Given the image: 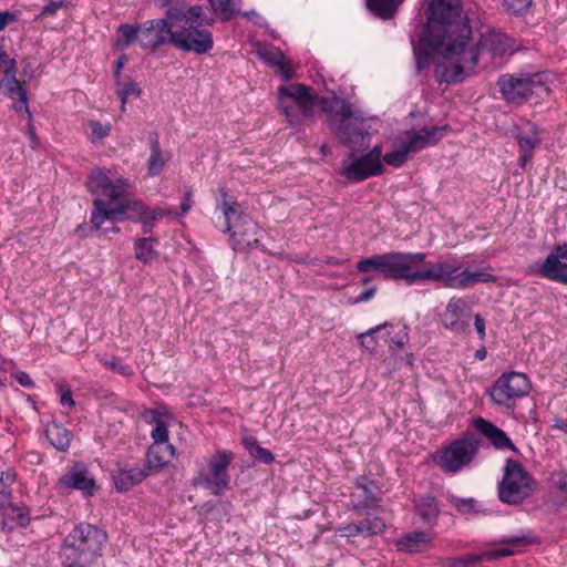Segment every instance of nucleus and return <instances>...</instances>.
I'll list each match as a JSON object with an SVG mask.
<instances>
[{
  "instance_id": "obj_15",
  "label": "nucleus",
  "mask_w": 567,
  "mask_h": 567,
  "mask_svg": "<svg viewBox=\"0 0 567 567\" xmlns=\"http://www.w3.org/2000/svg\"><path fill=\"white\" fill-rule=\"evenodd\" d=\"M530 391V382L524 373L511 372L501 375L492 391V400L498 405H507L512 400L523 398Z\"/></svg>"
},
{
  "instance_id": "obj_12",
  "label": "nucleus",
  "mask_w": 567,
  "mask_h": 567,
  "mask_svg": "<svg viewBox=\"0 0 567 567\" xmlns=\"http://www.w3.org/2000/svg\"><path fill=\"white\" fill-rule=\"evenodd\" d=\"M477 450V442L472 437L456 440L443 447L434 461L444 473H457L473 462Z\"/></svg>"
},
{
  "instance_id": "obj_5",
  "label": "nucleus",
  "mask_w": 567,
  "mask_h": 567,
  "mask_svg": "<svg viewBox=\"0 0 567 567\" xmlns=\"http://www.w3.org/2000/svg\"><path fill=\"white\" fill-rule=\"evenodd\" d=\"M336 105L331 115V126L338 138L353 151L367 148L370 143V126L365 120L343 101H337Z\"/></svg>"
},
{
  "instance_id": "obj_1",
  "label": "nucleus",
  "mask_w": 567,
  "mask_h": 567,
  "mask_svg": "<svg viewBox=\"0 0 567 567\" xmlns=\"http://www.w3.org/2000/svg\"><path fill=\"white\" fill-rule=\"evenodd\" d=\"M471 34L461 0H431L422 41L435 54V75L441 82L458 83L470 76L481 51L493 58L514 51L513 41L503 33L486 32L476 45L471 44Z\"/></svg>"
},
{
  "instance_id": "obj_8",
  "label": "nucleus",
  "mask_w": 567,
  "mask_h": 567,
  "mask_svg": "<svg viewBox=\"0 0 567 567\" xmlns=\"http://www.w3.org/2000/svg\"><path fill=\"white\" fill-rule=\"evenodd\" d=\"M217 208L221 212L224 221L220 225L223 231L228 233L233 241L234 249L243 244L250 245L249 240H245V236L249 233L256 234L257 226L249 216L244 215L236 202H229L227 194L221 192V200Z\"/></svg>"
},
{
  "instance_id": "obj_14",
  "label": "nucleus",
  "mask_w": 567,
  "mask_h": 567,
  "mask_svg": "<svg viewBox=\"0 0 567 567\" xmlns=\"http://www.w3.org/2000/svg\"><path fill=\"white\" fill-rule=\"evenodd\" d=\"M421 282L436 281L444 287L460 289L464 275V265L456 256L441 258L437 262H423Z\"/></svg>"
},
{
  "instance_id": "obj_7",
  "label": "nucleus",
  "mask_w": 567,
  "mask_h": 567,
  "mask_svg": "<svg viewBox=\"0 0 567 567\" xmlns=\"http://www.w3.org/2000/svg\"><path fill=\"white\" fill-rule=\"evenodd\" d=\"M234 461V453L218 450L207 460V471H200L194 480V485L204 487L210 494L223 495L230 488L228 468Z\"/></svg>"
},
{
  "instance_id": "obj_2",
  "label": "nucleus",
  "mask_w": 567,
  "mask_h": 567,
  "mask_svg": "<svg viewBox=\"0 0 567 567\" xmlns=\"http://www.w3.org/2000/svg\"><path fill=\"white\" fill-rule=\"evenodd\" d=\"M131 187L128 179L111 169L94 168L91 172L87 188L97 196L91 214L94 229H100L105 220L133 219L143 225L144 233H151L155 223L173 214L168 208H151L141 199L127 198L126 193Z\"/></svg>"
},
{
  "instance_id": "obj_41",
  "label": "nucleus",
  "mask_w": 567,
  "mask_h": 567,
  "mask_svg": "<svg viewBox=\"0 0 567 567\" xmlns=\"http://www.w3.org/2000/svg\"><path fill=\"white\" fill-rule=\"evenodd\" d=\"M409 155L406 150L396 141L394 150L384 155V162L388 165L400 167L408 161Z\"/></svg>"
},
{
  "instance_id": "obj_19",
  "label": "nucleus",
  "mask_w": 567,
  "mask_h": 567,
  "mask_svg": "<svg viewBox=\"0 0 567 567\" xmlns=\"http://www.w3.org/2000/svg\"><path fill=\"white\" fill-rule=\"evenodd\" d=\"M60 484L68 488L81 491L84 495H92L95 487L94 477L83 463H76L60 478Z\"/></svg>"
},
{
  "instance_id": "obj_36",
  "label": "nucleus",
  "mask_w": 567,
  "mask_h": 567,
  "mask_svg": "<svg viewBox=\"0 0 567 567\" xmlns=\"http://www.w3.org/2000/svg\"><path fill=\"white\" fill-rule=\"evenodd\" d=\"M416 511L425 522H432L439 515V508L434 497L424 496L416 503Z\"/></svg>"
},
{
  "instance_id": "obj_16",
  "label": "nucleus",
  "mask_w": 567,
  "mask_h": 567,
  "mask_svg": "<svg viewBox=\"0 0 567 567\" xmlns=\"http://www.w3.org/2000/svg\"><path fill=\"white\" fill-rule=\"evenodd\" d=\"M449 128L444 126H433L420 131H406L400 135L398 142L406 150L409 154L416 153L430 145L436 144Z\"/></svg>"
},
{
  "instance_id": "obj_3",
  "label": "nucleus",
  "mask_w": 567,
  "mask_h": 567,
  "mask_svg": "<svg viewBox=\"0 0 567 567\" xmlns=\"http://www.w3.org/2000/svg\"><path fill=\"white\" fill-rule=\"evenodd\" d=\"M204 8L199 4L183 11L177 7H169L167 19L173 23L171 42L178 50L205 54L214 47L213 34L208 29L200 28Z\"/></svg>"
},
{
  "instance_id": "obj_4",
  "label": "nucleus",
  "mask_w": 567,
  "mask_h": 567,
  "mask_svg": "<svg viewBox=\"0 0 567 567\" xmlns=\"http://www.w3.org/2000/svg\"><path fill=\"white\" fill-rule=\"evenodd\" d=\"M106 539V533L97 526L82 523L75 526L64 539L61 557L91 566L102 556Z\"/></svg>"
},
{
  "instance_id": "obj_48",
  "label": "nucleus",
  "mask_w": 567,
  "mask_h": 567,
  "mask_svg": "<svg viewBox=\"0 0 567 567\" xmlns=\"http://www.w3.org/2000/svg\"><path fill=\"white\" fill-rule=\"evenodd\" d=\"M103 364L111 369L112 371L121 374V375H124V377H128V375H132L133 374V370L130 365L127 364H123L121 361H118L117 359L115 358H112L110 360H105L103 362Z\"/></svg>"
},
{
  "instance_id": "obj_31",
  "label": "nucleus",
  "mask_w": 567,
  "mask_h": 567,
  "mask_svg": "<svg viewBox=\"0 0 567 567\" xmlns=\"http://www.w3.org/2000/svg\"><path fill=\"white\" fill-rule=\"evenodd\" d=\"M402 2L403 0H367V6L378 17L388 19Z\"/></svg>"
},
{
  "instance_id": "obj_40",
  "label": "nucleus",
  "mask_w": 567,
  "mask_h": 567,
  "mask_svg": "<svg viewBox=\"0 0 567 567\" xmlns=\"http://www.w3.org/2000/svg\"><path fill=\"white\" fill-rule=\"evenodd\" d=\"M357 269L360 272L379 271L383 275L384 254L360 260L357 264Z\"/></svg>"
},
{
  "instance_id": "obj_44",
  "label": "nucleus",
  "mask_w": 567,
  "mask_h": 567,
  "mask_svg": "<svg viewBox=\"0 0 567 567\" xmlns=\"http://www.w3.org/2000/svg\"><path fill=\"white\" fill-rule=\"evenodd\" d=\"M87 127L91 131L90 136L93 141L102 140V138L106 137L111 132V124L101 123V122L94 121V120L87 122Z\"/></svg>"
},
{
  "instance_id": "obj_45",
  "label": "nucleus",
  "mask_w": 567,
  "mask_h": 567,
  "mask_svg": "<svg viewBox=\"0 0 567 567\" xmlns=\"http://www.w3.org/2000/svg\"><path fill=\"white\" fill-rule=\"evenodd\" d=\"M409 340V332L405 326L399 328L398 332L392 337L391 343L389 346L393 355H395V351L402 349Z\"/></svg>"
},
{
  "instance_id": "obj_46",
  "label": "nucleus",
  "mask_w": 567,
  "mask_h": 567,
  "mask_svg": "<svg viewBox=\"0 0 567 567\" xmlns=\"http://www.w3.org/2000/svg\"><path fill=\"white\" fill-rule=\"evenodd\" d=\"M144 419L147 423L153 424L155 426H159V424L168 423V414L164 410H147L144 413Z\"/></svg>"
},
{
  "instance_id": "obj_51",
  "label": "nucleus",
  "mask_w": 567,
  "mask_h": 567,
  "mask_svg": "<svg viewBox=\"0 0 567 567\" xmlns=\"http://www.w3.org/2000/svg\"><path fill=\"white\" fill-rule=\"evenodd\" d=\"M277 60H274V64L278 66L280 75L285 80H290L292 76V68L288 61H286L282 53H276Z\"/></svg>"
},
{
  "instance_id": "obj_23",
  "label": "nucleus",
  "mask_w": 567,
  "mask_h": 567,
  "mask_svg": "<svg viewBox=\"0 0 567 567\" xmlns=\"http://www.w3.org/2000/svg\"><path fill=\"white\" fill-rule=\"evenodd\" d=\"M0 94H3L9 97L18 96L20 100V105L16 106V110L25 109L28 113L29 109L27 106V93L22 87V83L16 78V72L3 74V78L0 79Z\"/></svg>"
},
{
  "instance_id": "obj_26",
  "label": "nucleus",
  "mask_w": 567,
  "mask_h": 567,
  "mask_svg": "<svg viewBox=\"0 0 567 567\" xmlns=\"http://www.w3.org/2000/svg\"><path fill=\"white\" fill-rule=\"evenodd\" d=\"M175 455L172 444H152L147 451V465L150 468H162L171 463Z\"/></svg>"
},
{
  "instance_id": "obj_42",
  "label": "nucleus",
  "mask_w": 567,
  "mask_h": 567,
  "mask_svg": "<svg viewBox=\"0 0 567 567\" xmlns=\"http://www.w3.org/2000/svg\"><path fill=\"white\" fill-rule=\"evenodd\" d=\"M141 89L137 84L131 80H127L123 83L122 87L117 90V95L122 102V111H125V104L130 96H140Z\"/></svg>"
},
{
  "instance_id": "obj_37",
  "label": "nucleus",
  "mask_w": 567,
  "mask_h": 567,
  "mask_svg": "<svg viewBox=\"0 0 567 567\" xmlns=\"http://www.w3.org/2000/svg\"><path fill=\"white\" fill-rule=\"evenodd\" d=\"M447 502L461 514L477 512V502L474 498H462L453 494L446 496Z\"/></svg>"
},
{
  "instance_id": "obj_50",
  "label": "nucleus",
  "mask_w": 567,
  "mask_h": 567,
  "mask_svg": "<svg viewBox=\"0 0 567 567\" xmlns=\"http://www.w3.org/2000/svg\"><path fill=\"white\" fill-rule=\"evenodd\" d=\"M168 423L159 424V426H155L151 432V436L153 439L152 444H169L168 443Z\"/></svg>"
},
{
  "instance_id": "obj_9",
  "label": "nucleus",
  "mask_w": 567,
  "mask_h": 567,
  "mask_svg": "<svg viewBox=\"0 0 567 567\" xmlns=\"http://www.w3.org/2000/svg\"><path fill=\"white\" fill-rule=\"evenodd\" d=\"M315 97L303 84H288L278 90V104L291 125L300 123L299 114L310 116Z\"/></svg>"
},
{
  "instance_id": "obj_63",
  "label": "nucleus",
  "mask_w": 567,
  "mask_h": 567,
  "mask_svg": "<svg viewBox=\"0 0 567 567\" xmlns=\"http://www.w3.org/2000/svg\"><path fill=\"white\" fill-rule=\"evenodd\" d=\"M401 360L404 361L408 365H412L414 360L413 353L405 352L404 358H401Z\"/></svg>"
},
{
  "instance_id": "obj_47",
  "label": "nucleus",
  "mask_w": 567,
  "mask_h": 567,
  "mask_svg": "<svg viewBox=\"0 0 567 567\" xmlns=\"http://www.w3.org/2000/svg\"><path fill=\"white\" fill-rule=\"evenodd\" d=\"M118 32L125 39L126 44H131L135 41L140 43V25L133 27L130 24H122L118 28Z\"/></svg>"
},
{
  "instance_id": "obj_11",
  "label": "nucleus",
  "mask_w": 567,
  "mask_h": 567,
  "mask_svg": "<svg viewBox=\"0 0 567 567\" xmlns=\"http://www.w3.org/2000/svg\"><path fill=\"white\" fill-rule=\"evenodd\" d=\"M532 478L524 467L513 460H507L503 480L498 487L499 499L507 504H518L532 493Z\"/></svg>"
},
{
  "instance_id": "obj_13",
  "label": "nucleus",
  "mask_w": 567,
  "mask_h": 567,
  "mask_svg": "<svg viewBox=\"0 0 567 567\" xmlns=\"http://www.w3.org/2000/svg\"><path fill=\"white\" fill-rule=\"evenodd\" d=\"M381 155L382 148L379 145L361 157H354V154L351 153L348 158L342 161L339 174L352 183L374 176L382 169Z\"/></svg>"
},
{
  "instance_id": "obj_53",
  "label": "nucleus",
  "mask_w": 567,
  "mask_h": 567,
  "mask_svg": "<svg viewBox=\"0 0 567 567\" xmlns=\"http://www.w3.org/2000/svg\"><path fill=\"white\" fill-rule=\"evenodd\" d=\"M64 6L65 3L63 1H51L42 8V11L39 13L38 18L54 16L56 11Z\"/></svg>"
},
{
  "instance_id": "obj_32",
  "label": "nucleus",
  "mask_w": 567,
  "mask_h": 567,
  "mask_svg": "<svg viewBox=\"0 0 567 567\" xmlns=\"http://www.w3.org/2000/svg\"><path fill=\"white\" fill-rule=\"evenodd\" d=\"M29 523V516L23 508L8 507L3 513L2 526L7 529H13L18 526H25Z\"/></svg>"
},
{
  "instance_id": "obj_43",
  "label": "nucleus",
  "mask_w": 567,
  "mask_h": 567,
  "mask_svg": "<svg viewBox=\"0 0 567 567\" xmlns=\"http://www.w3.org/2000/svg\"><path fill=\"white\" fill-rule=\"evenodd\" d=\"M532 0H504L505 10L515 16H522L528 11Z\"/></svg>"
},
{
  "instance_id": "obj_35",
  "label": "nucleus",
  "mask_w": 567,
  "mask_h": 567,
  "mask_svg": "<svg viewBox=\"0 0 567 567\" xmlns=\"http://www.w3.org/2000/svg\"><path fill=\"white\" fill-rule=\"evenodd\" d=\"M496 277L492 274L484 271H471L468 268H464L463 279L461 280L460 289H466L473 287L478 282H495Z\"/></svg>"
},
{
  "instance_id": "obj_20",
  "label": "nucleus",
  "mask_w": 567,
  "mask_h": 567,
  "mask_svg": "<svg viewBox=\"0 0 567 567\" xmlns=\"http://www.w3.org/2000/svg\"><path fill=\"white\" fill-rule=\"evenodd\" d=\"M467 317L468 308L466 301L462 298H452L442 315V322L445 328L460 332L467 327Z\"/></svg>"
},
{
  "instance_id": "obj_38",
  "label": "nucleus",
  "mask_w": 567,
  "mask_h": 567,
  "mask_svg": "<svg viewBox=\"0 0 567 567\" xmlns=\"http://www.w3.org/2000/svg\"><path fill=\"white\" fill-rule=\"evenodd\" d=\"M385 327H388V323H382V324H379L374 328H371L369 329L368 331L365 332H362L358 336V340H359V344L369 350V351H374L378 347V341L375 339V333H378L379 331H381L382 329H384Z\"/></svg>"
},
{
  "instance_id": "obj_56",
  "label": "nucleus",
  "mask_w": 567,
  "mask_h": 567,
  "mask_svg": "<svg viewBox=\"0 0 567 567\" xmlns=\"http://www.w3.org/2000/svg\"><path fill=\"white\" fill-rule=\"evenodd\" d=\"M192 206H193V195H192V192H187L185 194V197H184L182 204H181V212L176 215L185 216L186 214H188L190 212Z\"/></svg>"
},
{
  "instance_id": "obj_17",
  "label": "nucleus",
  "mask_w": 567,
  "mask_h": 567,
  "mask_svg": "<svg viewBox=\"0 0 567 567\" xmlns=\"http://www.w3.org/2000/svg\"><path fill=\"white\" fill-rule=\"evenodd\" d=\"M173 23L166 19H155L140 25V44L144 49L155 50L167 40L171 41Z\"/></svg>"
},
{
  "instance_id": "obj_24",
  "label": "nucleus",
  "mask_w": 567,
  "mask_h": 567,
  "mask_svg": "<svg viewBox=\"0 0 567 567\" xmlns=\"http://www.w3.org/2000/svg\"><path fill=\"white\" fill-rule=\"evenodd\" d=\"M432 536L425 532H412L403 537H401L398 542V546L401 550L415 554L426 550L432 545Z\"/></svg>"
},
{
  "instance_id": "obj_25",
  "label": "nucleus",
  "mask_w": 567,
  "mask_h": 567,
  "mask_svg": "<svg viewBox=\"0 0 567 567\" xmlns=\"http://www.w3.org/2000/svg\"><path fill=\"white\" fill-rule=\"evenodd\" d=\"M478 431L487 437L496 449H509L515 450V446L511 442L509 437L501 429L496 427L491 422L478 419L476 421Z\"/></svg>"
},
{
  "instance_id": "obj_18",
  "label": "nucleus",
  "mask_w": 567,
  "mask_h": 567,
  "mask_svg": "<svg viewBox=\"0 0 567 567\" xmlns=\"http://www.w3.org/2000/svg\"><path fill=\"white\" fill-rule=\"evenodd\" d=\"M543 277L567 285V244L557 246L538 269Z\"/></svg>"
},
{
  "instance_id": "obj_52",
  "label": "nucleus",
  "mask_w": 567,
  "mask_h": 567,
  "mask_svg": "<svg viewBox=\"0 0 567 567\" xmlns=\"http://www.w3.org/2000/svg\"><path fill=\"white\" fill-rule=\"evenodd\" d=\"M0 71L3 74L16 72V60L10 59L6 53L3 45L0 43Z\"/></svg>"
},
{
  "instance_id": "obj_59",
  "label": "nucleus",
  "mask_w": 567,
  "mask_h": 567,
  "mask_svg": "<svg viewBox=\"0 0 567 567\" xmlns=\"http://www.w3.org/2000/svg\"><path fill=\"white\" fill-rule=\"evenodd\" d=\"M375 293V288L372 287V288H369L367 289L364 292H362L358 299H357V302H365V301H369L371 298H373Z\"/></svg>"
},
{
  "instance_id": "obj_10",
  "label": "nucleus",
  "mask_w": 567,
  "mask_h": 567,
  "mask_svg": "<svg viewBox=\"0 0 567 567\" xmlns=\"http://www.w3.org/2000/svg\"><path fill=\"white\" fill-rule=\"evenodd\" d=\"M426 254L424 252H388L384 254L383 277L386 279H403L412 285L421 282L422 268Z\"/></svg>"
},
{
  "instance_id": "obj_49",
  "label": "nucleus",
  "mask_w": 567,
  "mask_h": 567,
  "mask_svg": "<svg viewBox=\"0 0 567 567\" xmlns=\"http://www.w3.org/2000/svg\"><path fill=\"white\" fill-rule=\"evenodd\" d=\"M551 482L554 487L559 492V494L567 499V473H554L551 475Z\"/></svg>"
},
{
  "instance_id": "obj_27",
  "label": "nucleus",
  "mask_w": 567,
  "mask_h": 567,
  "mask_svg": "<svg viewBox=\"0 0 567 567\" xmlns=\"http://www.w3.org/2000/svg\"><path fill=\"white\" fill-rule=\"evenodd\" d=\"M146 475L145 471L138 466L120 470L114 476L115 487L120 492L128 491L134 485L141 483Z\"/></svg>"
},
{
  "instance_id": "obj_6",
  "label": "nucleus",
  "mask_w": 567,
  "mask_h": 567,
  "mask_svg": "<svg viewBox=\"0 0 567 567\" xmlns=\"http://www.w3.org/2000/svg\"><path fill=\"white\" fill-rule=\"evenodd\" d=\"M547 75L537 73L503 74L497 81L502 96L512 104H522L532 96L548 94Z\"/></svg>"
},
{
  "instance_id": "obj_29",
  "label": "nucleus",
  "mask_w": 567,
  "mask_h": 567,
  "mask_svg": "<svg viewBox=\"0 0 567 567\" xmlns=\"http://www.w3.org/2000/svg\"><path fill=\"white\" fill-rule=\"evenodd\" d=\"M520 156L519 165L525 167L527 162L532 158L535 147L539 144L540 140L535 131L520 133L517 136Z\"/></svg>"
},
{
  "instance_id": "obj_64",
  "label": "nucleus",
  "mask_w": 567,
  "mask_h": 567,
  "mask_svg": "<svg viewBox=\"0 0 567 567\" xmlns=\"http://www.w3.org/2000/svg\"><path fill=\"white\" fill-rule=\"evenodd\" d=\"M475 355L477 359L484 360L486 357V350L485 349L477 350Z\"/></svg>"
},
{
  "instance_id": "obj_60",
  "label": "nucleus",
  "mask_w": 567,
  "mask_h": 567,
  "mask_svg": "<svg viewBox=\"0 0 567 567\" xmlns=\"http://www.w3.org/2000/svg\"><path fill=\"white\" fill-rule=\"evenodd\" d=\"M124 62H125V56H121L117 62H116V70H115V79H116V85L120 86L121 83H120V73H121V69L123 68L124 65Z\"/></svg>"
},
{
  "instance_id": "obj_28",
  "label": "nucleus",
  "mask_w": 567,
  "mask_h": 567,
  "mask_svg": "<svg viewBox=\"0 0 567 567\" xmlns=\"http://www.w3.org/2000/svg\"><path fill=\"white\" fill-rule=\"evenodd\" d=\"M45 436L59 451H66L72 440L71 432L58 423L48 424L45 429Z\"/></svg>"
},
{
  "instance_id": "obj_39",
  "label": "nucleus",
  "mask_w": 567,
  "mask_h": 567,
  "mask_svg": "<svg viewBox=\"0 0 567 567\" xmlns=\"http://www.w3.org/2000/svg\"><path fill=\"white\" fill-rule=\"evenodd\" d=\"M246 447L251 456L265 464H270L274 461L272 453L269 450L261 447L255 439L246 440Z\"/></svg>"
},
{
  "instance_id": "obj_33",
  "label": "nucleus",
  "mask_w": 567,
  "mask_h": 567,
  "mask_svg": "<svg viewBox=\"0 0 567 567\" xmlns=\"http://www.w3.org/2000/svg\"><path fill=\"white\" fill-rule=\"evenodd\" d=\"M210 7L223 20H230L239 13L238 0H209Z\"/></svg>"
},
{
  "instance_id": "obj_30",
  "label": "nucleus",
  "mask_w": 567,
  "mask_h": 567,
  "mask_svg": "<svg viewBox=\"0 0 567 567\" xmlns=\"http://www.w3.org/2000/svg\"><path fill=\"white\" fill-rule=\"evenodd\" d=\"M169 156L161 150L159 142L157 138L152 140L151 145V155L147 161L148 166V175L156 176L158 175L164 166L166 165Z\"/></svg>"
},
{
  "instance_id": "obj_34",
  "label": "nucleus",
  "mask_w": 567,
  "mask_h": 567,
  "mask_svg": "<svg viewBox=\"0 0 567 567\" xmlns=\"http://www.w3.org/2000/svg\"><path fill=\"white\" fill-rule=\"evenodd\" d=\"M135 257L140 261L150 262L156 258L157 254L153 246V239L140 238L134 244Z\"/></svg>"
},
{
  "instance_id": "obj_21",
  "label": "nucleus",
  "mask_w": 567,
  "mask_h": 567,
  "mask_svg": "<svg viewBox=\"0 0 567 567\" xmlns=\"http://www.w3.org/2000/svg\"><path fill=\"white\" fill-rule=\"evenodd\" d=\"M512 550L507 548L485 550L482 553H470L460 557H450L443 560L444 567H473L484 560H494L501 557L511 556Z\"/></svg>"
},
{
  "instance_id": "obj_62",
  "label": "nucleus",
  "mask_w": 567,
  "mask_h": 567,
  "mask_svg": "<svg viewBox=\"0 0 567 567\" xmlns=\"http://www.w3.org/2000/svg\"><path fill=\"white\" fill-rule=\"evenodd\" d=\"M89 565H82L79 560L63 559V567H87Z\"/></svg>"
},
{
  "instance_id": "obj_61",
  "label": "nucleus",
  "mask_w": 567,
  "mask_h": 567,
  "mask_svg": "<svg viewBox=\"0 0 567 567\" xmlns=\"http://www.w3.org/2000/svg\"><path fill=\"white\" fill-rule=\"evenodd\" d=\"M276 53H281L280 51L278 50H274V51H268L266 52L262 56L271 64H274V60H277L278 58L276 56Z\"/></svg>"
},
{
  "instance_id": "obj_58",
  "label": "nucleus",
  "mask_w": 567,
  "mask_h": 567,
  "mask_svg": "<svg viewBox=\"0 0 567 567\" xmlns=\"http://www.w3.org/2000/svg\"><path fill=\"white\" fill-rule=\"evenodd\" d=\"M16 380L24 388H31L33 385V381L30 375L25 372H19L16 374Z\"/></svg>"
},
{
  "instance_id": "obj_22",
  "label": "nucleus",
  "mask_w": 567,
  "mask_h": 567,
  "mask_svg": "<svg viewBox=\"0 0 567 567\" xmlns=\"http://www.w3.org/2000/svg\"><path fill=\"white\" fill-rule=\"evenodd\" d=\"M384 528V520L382 518L374 517L364 519L360 523H351L339 527L338 533L344 537H352L357 535L370 536L382 533Z\"/></svg>"
},
{
  "instance_id": "obj_55",
  "label": "nucleus",
  "mask_w": 567,
  "mask_h": 567,
  "mask_svg": "<svg viewBox=\"0 0 567 567\" xmlns=\"http://www.w3.org/2000/svg\"><path fill=\"white\" fill-rule=\"evenodd\" d=\"M60 403L66 408H72L74 405V401L72 399V392L69 388H64V386L60 388Z\"/></svg>"
},
{
  "instance_id": "obj_57",
  "label": "nucleus",
  "mask_w": 567,
  "mask_h": 567,
  "mask_svg": "<svg viewBox=\"0 0 567 567\" xmlns=\"http://www.w3.org/2000/svg\"><path fill=\"white\" fill-rule=\"evenodd\" d=\"M474 326L478 333L480 339H484L485 338V321L481 315L475 316Z\"/></svg>"
},
{
  "instance_id": "obj_54",
  "label": "nucleus",
  "mask_w": 567,
  "mask_h": 567,
  "mask_svg": "<svg viewBox=\"0 0 567 567\" xmlns=\"http://www.w3.org/2000/svg\"><path fill=\"white\" fill-rule=\"evenodd\" d=\"M19 18L18 12L3 11L0 12V32L6 29V27Z\"/></svg>"
}]
</instances>
